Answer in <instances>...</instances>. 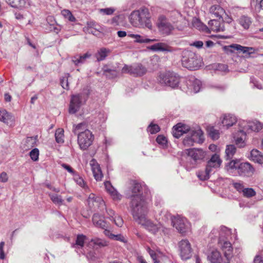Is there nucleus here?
I'll use <instances>...</instances> for the list:
<instances>
[{
  "mask_svg": "<svg viewBox=\"0 0 263 263\" xmlns=\"http://www.w3.org/2000/svg\"><path fill=\"white\" fill-rule=\"evenodd\" d=\"M189 134H191L193 143L195 142L201 143L204 140L203 133H189Z\"/></svg>",
  "mask_w": 263,
  "mask_h": 263,
  "instance_id": "4c0bfd02",
  "label": "nucleus"
},
{
  "mask_svg": "<svg viewBox=\"0 0 263 263\" xmlns=\"http://www.w3.org/2000/svg\"><path fill=\"white\" fill-rule=\"evenodd\" d=\"M82 95L77 94L71 96L69 112L70 114H75L77 112L82 105Z\"/></svg>",
  "mask_w": 263,
  "mask_h": 263,
  "instance_id": "2eb2a0df",
  "label": "nucleus"
},
{
  "mask_svg": "<svg viewBox=\"0 0 263 263\" xmlns=\"http://www.w3.org/2000/svg\"><path fill=\"white\" fill-rule=\"evenodd\" d=\"M89 164L91 166L94 178L98 181H101L103 177V174L99 164L94 159H92L90 161Z\"/></svg>",
  "mask_w": 263,
  "mask_h": 263,
  "instance_id": "aec40b11",
  "label": "nucleus"
},
{
  "mask_svg": "<svg viewBox=\"0 0 263 263\" xmlns=\"http://www.w3.org/2000/svg\"><path fill=\"white\" fill-rule=\"evenodd\" d=\"M247 133H237L233 135L234 141L236 145L240 148L244 147L247 139Z\"/></svg>",
  "mask_w": 263,
  "mask_h": 263,
  "instance_id": "412c9836",
  "label": "nucleus"
},
{
  "mask_svg": "<svg viewBox=\"0 0 263 263\" xmlns=\"http://www.w3.org/2000/svg\"><path fill=\"white\" fill-rule=\"evenodd\" d=\"M221 162L222 161L219 155L215 154L212 156L210 159L207 162L206 168L212 172L214 170L220 167Z\"/></svg>",
  "mask_w": 263,
  "mask_h": 263,
  "instance_id": "6ab92c4d",
  "label": "nucleus"
},
{
  "mask_svg": "<svg viewBox=\"0 0 263 263\" xmlns=\"http://www.w3.org/2000/svg\"><path fill=\"white\" fill-rule=\"evenodd\" d=\"M116 11L113 7L102 8L99 10V12L103 15H111Z\"/></svg>",
  "mask_w": 263,
  "mask_h": 263,
  "instance_id": "6e6d98bb",
  "label": "nucleus"
},
{
  "mask_svg": "<svg viewBox=\"0 0 263 263\" xmlns=\"http://www.w3.org/2000/svg\"><path fill=\"white\" fill-rule=\"evenodd\" d=\"M230 234V230L224 226H221L219 229H213L210 234V237L212 239L218 237V240L219 239L228 240L227 237Z\"/></svg>",
  "mask_w": 263,
  "mask_h": 263,
  "instance_id": "f8f14e48",
  "label": "nucleus"
},
{
  "mask_svg": "<svg viewBox=\"0 0 263 263\" xmlns=\"http://www.w3.org/2000/svg\"><path fill=\"white\" fill-rule=\"evenodd\" d=\"M250 159L255 162L263 164V155L256 149H253L251 151Z\"/></svg>",
  "mask_w": 263,
  "mask_h": 263,
  "instance_id": "7c9ffc66",
  "label": "nucleus"
},
{
  "mask_svg": "<svg viewBox=\"0 0 263 263\" xmlns=\"http://www.w3.org/2000/svg\"><path fill=\"white\" fill-rule=\"evenodd\" d=\"M104 185L105 186L106 191L109 193V194L111 195V196L114 200H118L121 199V195L111 185L110 182H105Z\"/></svg>",
  "mask_w": 263,
  "mask_h": 263,
  "instance_id": "cd10ccee",
  "label": "nucleus"
},
{
  "mask_svg": "<svg viewBox=\"0 0 263 263\" xmlns=\"http://www.w3.org/2000/svg\"><path fill=\"white\" fill-rule=\"evenodd\" d=\"M37 141V136L28 137L26 140V143L27 147L32 148L34 147Z\"/></svg>",
  "mask_w": 263,
  "mask_h": 263,
  "instance_id": "8fccbe9b",
  "label": "nucleus"
},
{
  "mask_svg": "<svg viewBox=\"0 0 263 263\" xmlns=\"http://www.w3.org/2000/svg\"><path fill=\"white\" fill-rule=\"evenodd\" d=\"M48 196L50 199L55 204L61 205L63 204L64 200L62 199V196L55 194L49 193Z\"/></svg>",
  "mask_w": 263,
  "mask_h": 263,
  "instance_id": "58836bf2",
  "label": "nucleus"
},
{
  "mask_svg": "<svg viewBox=\"0 0 263 263\" xmlns=\"http://www.w3.org/2000/svg\"><path fill=\"white\" fill-rule=\"evenodd\" d=\"M181 62L184 67L192 70L197 69L201 64L200 61L197 59L195 54L189 51L183 52Z\"/></svg>",
  "mask_w": 263,
  "mask_h": 263,
  "instance_id": "39448f33",
  "label": "nucleus"
},
{
  "mask_svg": "<svg viewBox=\"0 0 263 263\" xmlns=\"http://www.w3.org/2000/svg\"><path fill=\"white\" fill-rule=\"evenodd\" d=\"M232 184H233V187L235 188V189H236V191L239 192V193H240V194L242 193V192L245 188V186L243 185V183L242 182H234V183H233Z\"/></svg>",
  "mask_w": 263,
  "mask_h": 263,
  "instance_id": "052dcab7",
  "label": "nucleus"
},
{
  "mask_svg": "<svg viewBox=\"0 0 263 263\" xmlns=\"http://www.w3.org/2000/svg\"><path fill=\"white\" fill-rule=\"evenodd\" d=\"M6 2L11 7L19 10L24 9L29 5L28 0H6Z\"/></svg>",
  "mask_w": 263,
  "mask_h": 263,
  "instance_id": "5701e85b",
  "label": "nucleus"
},
{
  "mask_svg": "<svg viewBox=\"0 0 263 263\" xmlns=\"http://www.w3.org/2000/svg\"><path fill=\"white\" fill-rule=\"evenodd\" d=\"M210 13L212 17L221 18L225 13L224 10L219 5H213L210 8Z\"/></svg>",
  "mask_w": 263,
  "mask_h": 263,
  "instance_id": "c85d7f7f",
  "label": "nucleus"
},
{
  "mask_svg": "<svg viewBox=\"0 0 263 263\" xmlns=\"http://www.w3.org/2000/svg\"><path fill=\"white\" fill-rule=\"evenodd\" d=\"M158 27L161 33L164 35L170 34L174 29L173 26L168 22L166 18L163 16L159 18Z\"/></svg>",
  "mask_w": 263,
  "mask_h": 263,
  "instance_id": "4468645a",
  "label": "nucleus"
},
{
  "mask_svg": "<svg viewBox=\"0 0 263 263\" xmlns=\"http://www.w3.org/2000/svg\"><path fill=\"white\" fill-rule=\"evenodd\" d=\"M172 223L173 227L182 234H185L191 230V224L187 220L179 215L174 217V219H172Z\"/></svg>",
  "mask_w": 263,
  "mask_h": 263,
  "instance_id": "0eeeda50",
  "label": "nucleus"
},
{
  "mask_svg": "<svg viewBox=\"0 0 263 263\" xmlns=\"http://www.w3.org/2000/svg\"><path fill=\"white\" fill-rule=\"evenodd\" d=\"M236 122V117L232 115H224L221 117V123L223 126L226 127L225 129H228L229 127L233 126Z\"/></svg>",
  "mask_w": 263,
  "mask_h": 263,
  "instance_id": "4be33fe9",
  "label": "nucleus"
},
{
  "mask_svg": "<svg viewBox=\"0 0 263 263\" xmlns=\"http://www.w3.org/2000/svg\"><path fill=\"white\" fill-rule=\"evenodd\" d=\"M192 24L194 27L199 30L206 31L209 29L205 25L196 18H193Z\"/></svg>",
  "mask_w": 263,
  "mask_h": 263,
  "instance_id": "37998d69",
  "label": "nucleus"
},
{
  "mask_svg": "<svg viewBox=\"0 0 263 263\" xmlns=\"http://www.w3.org/2000/svg\"><path fill=\"white\" fill-rule=\"evenodd\" d=\"M158 80L161 84L175 88L178 86L180 78L176 73L168 71L160 74Z\"/></svg>",
  "mask_w": 263,
  "mask_h": 263,
  "instance_id": "20e7f679",
  "label": "nucleus"
},
{
  "mask_svg": "<svg viewBox=\"0 0 263 263\" xmlns=\"http://www.w3.org/2000/svg\"><path fill=\"white\" fill-rule=\"evenodd\" d=\"M39 151L37 148H33L30 152V157L33 161H36L39 159Z\"/></svg>",
  "mask_w": 263,
  "mask_h": 263,
  "instance_id": "13d9d810",
  "label": "nucleus"
},
{
  "mask_svg": "<svg viewBox=\"0 0 263 263\" xmlns=\"http://www.w3.org/2000/svg\"><path fill=\"white\" fill-rule=\"evenodd\" d=\"M73 177L74 181L79 186L83 187V189H87L88 187L83 178L80 176V175L78 173L74 174Z\"/></svg>",
  "mask_w": 263,
  "mask_h": 263,
  "instance_id": "a18cd8bd",
  "label": "nucleus"
},
{
  "mask_svg": "<svg viewBox=\"0 0 263 263\" xmlns=\"http://www.w3.org/2000/svg\"><path fill=\"white\" fill-rule=\"evenodd\" d=\"M133 66L125 65L122 69L123 73H129L133 74Z\"/></svg>",
  "mask_w": 263,
  "mask_h": 263,
  "instance_id": "69168bd1",
  "label": "nucleus"
},
{
  "mask_svg": "<svg viewBox=\"0 0 263 263\" xmlns=\"http://www.w3.org/2000/svg\"><path fill=\"white\" fill-rule=\"evenodd\" d=\"M109 52L110 50L106 48H102L100 49L96 54L97 60L100 61L104 60Z\"/></svg>",
  "mask_w": 263,
  "mask_h": 263,
  "instance_id": "ea45409f",
  "label": "nucleus"
},
{
  "mask_svg": "<svg viewBox=\"0 0 263 263\" xmlns=\"http://www.w3.org/2000/svg\"><path fill=\"white\" fill-rule=\"evenodd\" d=\"M201 86L202 83L199 80L193 78L189 88L194 93H197L200 90Z\"/></svg>",
  "mask_w": 263,
  "mask_h": 263,
  "instance_id": "72a5a7b5",
  "label": "nucleus"
},
{
  "mask_svg": "<svg viewBox=\"0 0 263 263\" xmlns=\"http://www.w3.org/2000/svg\"><path fill=\"white\" fill-rule=\"evenodd\" d=\"M157 142L163 147H165L167 144V139L162 135H159L156 139Z\"/></svg>",
  "mask_w": 263,
  "mask_h": 263,
  "instance_id": "5fc2aeb1",
  "label": "nucleus"
},
{
  "mask_svg": "<svg viewBox=\"0 0 263 263\" xmlns=\"http://www.w3.org/2000/svg\"><path fill=\"white\" fill-rule=\"evenodd\" d=\"M93 139L92 133H79L78 135V142L82 149H86L91 144Z\"/></svg>",
  "mask_w": 263,
  "mask_h": 263,
  "instance_id": "9d476101",
  "label": "nucleus"
},
{
  "mask_svg": "<svg viewBox=\"0 0 263 263\" xmlns=\"http://www.w3.org/2000/svg\"><path fill=\"white\" fill-rule=\"evenodd\" d=\"M208 25L210 30L215 32L223 31L224 30L223 23H220V22L216 19L210 20L208 22Z\"/></svg>",
  "mask_w": 263,
  "mask_h": 263,
  "instance_id": "bb28decb",
  "label": "nucleus"
},
{
  "mask_svg": "<svg viewBox=\"0 0 263 263\" xmlns=\"http://www.w3.org/2000/svg\"><path fill=\"white\" fill-rule=\"evenodd\" d=\"M55 140L58 143H63L64 142V133H55Z\"/></svg>",
  "mask_w": 263,
  "mask_h": 263,
  "instance_id": "e2e57ef3",
  "label": "nucleus"
},
{
  "mask_svg": "<svg viewBox=\"0 0 263 263\" xmlns=\"http://www.w3.org/2000/svg\"><path fill=\"white\" fill-rule=\"evenodd\" d=\"M241 194L243 197L246 198H251L256 195V192L252 188L245 187L244 188Z\"/></svg>",
  "mask_w": 263,
  "mask_h": 263,
  "instance_id": "09e8293b",
  "label": "nucleus"
},
{
  "mask_svg": "<svg viewBox=\"0 0 263 263\" xmlns=\"http://www.w3.org/2000/svg\"><path fill=\"white\" fill-rule=\"evenodd\" d=\"M133 212H132L135 221L141 224L148 232L153 234H156L160 232V234L166 235L169 233V229L163 227L160 222L155 223L146 217L147 213V206L141 204L138 207V203L134 200L132 203Z\"/></svg>",
  "mask_w": 263,
  "mask_h": 263,
  "instance_id": "f257e3e1",
  "label": "nucleus"
},
{
  "mask_svg": "<svg viewBox=\"0 0 263 263\" xmlns=\"http://www.w3.org/2000/svg\"><path fill=\"white\" fill-rule=\"evenodd\" d=\"M240 129L238 132H245L251 130L252 132H259L263 128V125L259 121L255 120L252 121H242L239 123Z\"/></svg>",
  "mask_w": 263,
  "mask_h": 263,
  "instance_id": "6e6552de",
  "label": "nucleus"
},
{
  "mask_svg": "<svg viewBox=\"0 0 263 263\" xmlns=\"http://www.w3.org/2000/svg\"><path fill=\"white\" fill-rule=\"evenodd\" d=\"M0 121L6 124L12 123L14 121V117L5 109H0Z\"/></svg>",
  "mask_w": 263,
  "mask_h": 263,
  "instance_id": "a878e982",
  "label": "nucleus"
},
{
  "mask_svg": "<svg viewBox=\"0 0 263 263\" xmlns=\"http://www.w3.org/2000/svg\"><path fill=\"white\" fill-rule=\"evenodd\" d=\"M173 132H202L201 128L197 124L191 127L189 125L182 122L177 123L173 127Z\"/></svg>",
  "mask_w": 263,
  "mask_h": 263,
  "instance_id": "dca6fc26",
  "label": "nucleus"
},
{
  "mask_svg": "<svg viewBox=\"0 0 263 263\" xmlns=\"http://www.w3.org/2000/svg\"><path fill=\"white\" fill-rule=\"evenodd\" d=\"M148 48L154 51H170V47L164 43H158L154 44Z\"/></svg>",
  "mask_w": 263,
  "mask_h": 263,
  "instance_id": "2f4dec72",
  "label": "nucleus"
},
{
  "mask_svg": "<svg viewBox=\"0 0 263 263\" xmlns=\"http://www.w3.org/2000/svg\"><path fill=\"white\" fill-rule=\"evenodd\" d=\"M87 204L90 209H99L102 211L105 208V202L102 197L91 193L87 198Z\"/></svg>",
  "mask_w": 263,
  "mask_h": 263,
  "instance_id": "1a4fd4ad",
  "label": "nucleus"
},
{
  "mask_svg": "<svg viewBox=\"0 0 263 263\" xmlns=\"http://www.w3.org/2000/svg\"><path fill=\"white\" fill-rule=\"evenodd\" d=\"M160 218L159 220H161L163 221H167L169 219H174V217L173 218L171 215V214L166 210H163L161 212V213L159 214Z\"/></svg>",
  "mask_w": 263,
  "mask_h": 263,
  "instance_id": "3c124183",
  "label": "nucleus"
},
{
  "mask_svg": "<svg viewBox=\"0 0 263 263\" xmlns=\"http://www.w3.org/2000/svg\"><path fill=\"white\" fill-rule=\"evenodd\" d=\"M147 251L153 259L154 263H159V260L157 259V254L156 253L149 248L147 249Z\"/></svg>",
  "mask_w": 263,
  "mask_h": 263,
  "instance_id": "bf43d9fd",
  "label": "nucleus"
},
{
  "mask_svg": "<svg viewBox=\"0 0 263 263\" xmlns=\"http://www.w3.org/2000/svg\"><path fill=\"white\" fill-rule=\"evenodd\" d=\"M218 245L222 251L226 258L233 257V249L229 241L226 239H219L218 241Z\"/></svg>",
  "mask_w": 263,
  "mask_h": 263,
  "instance_id": "ddd939ff",
  "label": "nucleus"
},
{
  "mask_svg": "<svg viewBox=\"0 0 263 263\" xmlns=\"http://www.w3.org/2000/svg\"><path fill=\"white\" fill-rule=\"evenodd\" d=\"M128 36L132 39H135V42L138 43H148L151 42L155 41V39H149L144 38L143 36L139 34H128Z\"/></svg>",
  "mask_w": 263,
  "mask_h": 263,
  "instance_id": "473e14b6",
  "label": "nucleus"
},
{
  "mask_svg": "<svg viewBox=\"0 0 263 263\" xmlns=\"http://www.w3.org/2000/svg\"><path fill=\"white\" fill-rule=\"evenodd\" d=\"M109 238L116 240H118L123 242L124 243L127 242V240L126 239V238L121 234L115 235L110 234V235H109Z\"/></svg>",
  "mask_w": 263,
  "mask_h": 263,
  "instance_id": "4d7b16f0",
  "label": "nucleus"
},
{
  "mask_svg": "<svg viewBox=\"0 0 263 263\" xmlns=\"http://www.w3.org/2000/svg\"><path fill=\"white\" fill-rule=\"evenodd\" d=\"M146 72V68L140 64L134 65L133 74L135 76H141Z\"/></svg>",
  "mask_w": 263,
  "mask_h": 263,
  "instance_id": "c9c22d12",
  "label": "nucleus"
},
{
  "mask_svg": "<svg viewBox=\"0 0 263 263\" xmlns=\"http://www.w3.org/2000/svg\"><path fill=\"white\" fill-rule=\"evenodd\" d=\"M211 173V171L205 167L204 171H199L197 173V175L201 180H206L210 178V175Z\"/></svg>",
  "mask_w": 263,
  "mask_h": 263,
  "instance_id": "c03bdc74",
  "label": "nucleus"
},
{
  "mask_svg": "<svg viewBox=\"0 0 263 263\" xmlns=\"http://www.w3.org/2000/svg\"><path fill=\"white\" fill-rule=\"evenodd\" d=\"M107 213L110 220L113 221L117 226L119 227L122 226L123 224L122 218L118 214H116L112 210L108 209L107 211Z\"/></svg>",
  "mask_w": 263,
  "mask_h": 263,
  "instance_id": "393cba45",
  "label": "nucleus"
},
{
  "mask_svg": "<svg viewBox=\"0 0 263 263\" xmlns=\"http://www.w3.org/2000/svg\"><path fill=\"white\" fill-rule=\"evenodd\" d=\"M184 153L193 161V162H186L184 164L185 169L190 171L196 167L197 164L203 161L205 158L207 153L202 148H192L185 149Z\"/></svg>",
  "mask_w": 263,
  "mask_h": 263,
  "instance_id": "7ed1b4c3",
  "label": "nucleus"
},
{
  "mask_svg": "<svg viewBox=\"0 0 263 263\" xmlns=\"http://www.w3.org/2000/svg\"><path fill=\"white\" fill-rule=\"evenodd\" d=\"M92 222L96 227L105 229L104 232L106 235H108V234L109 233L108 231H107L105 229V228H106V222L98 214H93L92 216Z\"/></svg>",
  "mask_w": 263,
  "mask_h": 263,
  "instance_id": "b1692460",
  "label": "nucleus"
},
{
  "mask_svg": "<svg viewBox=\"0 0 263 263\" xmlns=\"http://www.w3.org/2000/svg\"><path fill=\"white\" fill-rule=\"evenodd\" d=\"M224 48L227 49L228 52H233V49H234L240 51L243 53H246L249 55L254 53L255 51V49L253 47L242 46L238 44H232L229 46H225Z\"/></svg>",
  "mask_w": 263,
  "mask_h": 263,
  "instance_id": "f3484780",
  "label": "nucleus"
},
{
  "mask_svg": "<svg viewBox=\"0 0 263 263\" xmlns=\"http://www.w3.org/2000/svg\"><path fill=\"white\" fill-rule=\"evenodd\" d=\"M255 170L252 165L249 162L241 163L237 173L241 176H252Z\"/></svg>",
  "mask_w": 263,
  "mask_h": 263,
  "instance_id": "a211bd4d",
  "label": "nucleus"
},
{
  "mask_svg": "<svg viewBox=\"0 0 263 263\" xmlns=\"http://www.w3.org/2000/svg\"><path fill=\"white\" fill-rule=\"evenodd\" d=\"M130 22L135 27L142 26L149 29L153 28L152 24L149 20V13L146 8H141L134 11L130 15Z\"/></svg>",
  "mask_w": 263,
  "mask_h": 263,
  "instance_id": "f03ea898",
  "label": "nucleus"
},
{
  "mask_svg": "<svg viewBox=\"0 0 263 263\" xmlns=\"http://www.w3.org/2000/svg\"><path fill=\"white\" fill-rule=\"evenodd\" d=\"M208 258L211 263H220L222 259L220 253L216 249L211 251L208 255Z\"/></svg>",
  "mask_w": 263,
  "mask_h": 263,
  "instance_id": "c756f323",
  "label": "nucleus"
},
{
  "mask_svg": "<svg viewBox=\"0 0 263 263\" xmlns=\"http://www.w3.org/2000/svg\"><path fill=\"white\" fill-rule=\"evenodd\" d=\"M160 128L157 124L151 123L147 127L148 132H159Z\"/></svg>",
  "mask_w": 263,
  "mask_h": 263,
  "instance_id": "0e129e2a",
  "label": "nucleus"
},
{
  "mask_svg": "<svg viewBox=\"0 0 263 263\" xmlns=\"http://www.w3.org/2000/svg\"><path fill=\"white\" fill-rule=\"evenodd\" d=\"M70 77V75L68 73H67L65 75V76L61 80V84L62 87L65 89H69V82H68V78Z\"/></svg>",
  "mask_w": 263,
  "mask_h": 263,
  "instance_id": "864d4df0",
  "label": "nucleus"
},
{
  "mask_svg": "<svg viewBox=\"0 0 263 263\" xmlns=\"http://www.w3.org/2000/svg\"><path fill=\"white\" fill-rule=\"evenodd\" d=\"M86 236L83 235H78L77 237L76 244L73 245V247L82 248L84 246Z\"/></svg>",
  "mask_w": 263,
  "mask_h": 263,
  "instance_id": "603ef678",
  "label": "nucleus"
},
{
  "mask_svg": "<svg viewBox=\"0 0 263 263\" xmlns=\"http://www.w3.org/2000/svg\"><path fill=\"white\" fill-rule=\"evenodd\" d=\"M208 137L213 140H216L220 137L219 133H208Z\"/></svg>",
  "mask_w": 263,
  "mask_h": 263,
  "instance_id": "774afa93",
  "label": "nucleus"
},
{
  "mask_svg": "<svg viewBox=\"0 0 263 263\" xmlns=\"http://www.w3.org/2000/svg\"><path fill=\"white\" fill-rule=\"evenodd\" d=\"M180 256L182 259L186 260L191 256L192 248L187 239H182L179 242Z\"/></svg>",
  "mask_w": 263,
  "mask_h": 263,
  "instance_id": "9b49d317",
  "label": "nucleus"
},
{
  "mask_svg": "<svg viewBox=\"0 0 263 263\" xmlns=\"http://www.w3.org/2000/svg\"><path fill=\"white\" fill-rule=\"evenodd\" d=\"M252 3L255 4L256 9L263 10V0H252Z\"/></svg>",
  "mask_w": 263,
  "mask_h": 263,
  "instance_id": "338daca9",
  "label": "nucleus"
},
{
  "mask_svg": "<svg viewBox=\"0 0 263 263\" xmlns=\"http://www.w3.org/2000/svg\"><path fill=\"white\" fill-rule=\"evenodd\" d=\"M238 23L244 29H247L251 25L252 21L250 17L243 15L239 18Z\"/></svg>",
  "mask_w": 263,
  "mask_h": 263,
  "instance_id": "f704fd0d",
  "label": "nucleus"
},
{
  "mask_svg": "<svg viewBox=\"0 0 263 263\" xmlns=\"http://www.w3.org/2000/svg\"><path fill=\"white\" fill-rule=\"evenodd\" d=\"M73 129L75 131L82 130L83 132H90V129L88 128V124L86 122H83L76 126H73Z\"/></svg>",
  "mask_w": 263,
  "mask_h": 263,
  "instance_id": "49530a36",
  "label": "nucleus"
},
{
  "mask_svg": "<svg viewBox=\"0 0 263 263\" xmlns=\"http://www.w3.org/2000/svg\"><path fill=\"white\" fill-rule=\"evenodd\" d=\"M90 57V54L86 53L83 55H77L72 58V61L76 65H78L80 64L83 63L85 60Z\"/></svg>",
  "mask_w": 263,
  "mask_h": 263,
  "instance_id": "e433bc0d",
  "label": "nucleus"
},
{
  "mask_svg": "<svg viewBox=\"0 0 263 263\" xmlns=\"http://www.w3.org/2000/svg\"><path fill=\"white\" fill-rule=\"evenodd\" d=\"M241 163L238 160H233L227 165V170L228 171L235 170L238 171Z\"/></svg>",
  "mask_w": 263,
  "mask_h": 263,
  "instance_id": "a19ab883",
  "label": "nucleus"
},
{
  "mask_svg": "<svg viewBox=\"0 0 263 263\" xmlns=\"http://www.w3.org/2000/svg\"><path fill=\"white\" fill-rule=\"evenodd\" d=\"M183 143L185 146H192L193 145V142L191 136V134L187 135L183 140Z\"/></svg>",
  "mask_w": 263,
  "mask_h": 263,
  "instance_id": "680f3d73",
  "label": "nucleus"
},
{
  "mask_svg": "<svg viewBox=\"0 0 263 263\" xmlns=\"http://www.w3.org/2000/svg\"><path fill=\"white\" fill-rule=\"evenodd\" d=\"M236 151V148L235 145L231 144L227 145L226 148V157L228 159H231L233 157L234 155L235 154Z\"/></svg>",
  "mask_w": 263,
  "mask_h": 263,
  "instance_id": "79ce46f5",
  "label": "nucleus"
},
{
  "mask_svg": "<svg viewBox=\"0 0 263 263\" xmlns=\"http://www.w3.org/2000/svg\"><path fill=\"white\" fill-rule=\"evenodd\" d=\"M132 192L133 193L132 196V201L130 203L132 212H133L132 203L134 200L136 201L138 203L139 208L141 206L140 205L142 204V203L145 206H147L144 200V196L142 195V187L140 183L134 182L132 189Z\"/></svg>",
  "mask_w": 263,
  "mask_h": 263,
  "instance_id": "423d86ee",
  "label": "nucleus"
},
{
  "mask_svg": "<svg viewBox=\"0 0 263 263\" xmlns=\"http://www.w3.org/2000/svg\"><path fill=\"white\" fill-rule=\"evenodd\" d=\"M61 14L65 18L67 19L70 22H74L76 21L75 17L69 10H63L61 11Z\"/></svg>",
  "mask_w": 263,
  "mask_h": 263,
  "instance_id": "de8ad7c7",
  "label": "nucleus"
}]
</instances>
